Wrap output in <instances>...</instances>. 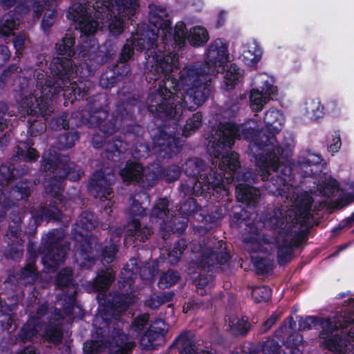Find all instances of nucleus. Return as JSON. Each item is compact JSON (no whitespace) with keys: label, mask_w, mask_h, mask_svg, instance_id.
Instances as JSON below:
<instances>
[{"label":"nucleus","mask_w":354,"mask_h":354,"mask_svg":"<svg viewBox=\"0 0 354 354\" xmlns=\"http://www.w3.org/2000/svg\"><path fill=\"white\" fill-rule=\"evenodd\" d=\"M6 124L0 119V130L4 129ZM15 169L6 165H3L0 167V184L2 185L3 190L0 192V203H2V205L7 207L10 205V201L11 199L19 201L26 197H28L30 194V186L31 183L30 182L19 181L10 192L8 196H6L4 191L6 190L4 187V183H8L14 176Z\"/></svg>","instance_id":"obj_12"},{"label":"nucleus","mask_w":354,"mask_h":354,"mask_svg":"<svg viewBox=\"0 0 354 354\" xmlns=\"http://www.w3.org/2000/svg\"><path fill=\"white\" fill-rule=\"evenodd\" d=\"M185 246V241L180 240L174 245L172 250L169 252V261L171 264H175L179 261Z\"/></svg>","instance_id":"obj_45"},{"label":"nucleus","mask_w":354,"mask_h":354,"mask_svg":"<svg viewBox=\"0 0 354 354\" xmlns=\"http://www.w3.org/2000/svg\"><path fill=\"white\" fill-rule=\"evenodd\" d=\"M187 38L192 46H201L208 41L209 35L205 28L195 26L190 29Z\"/></svg>","instance_id":"obj_31"},{"label":"nucleus","mask_w":354,"mask_h":354,"mask_svg":"<svg viewBox=\"0 0 354 354\" xmlns=\"http://www.w3.org/2000/svg\"><path fill=\"white\" fill-rule=\"evenodd\" d=\"M155 324L156 326H151L140 339V344L143 348H153L155 346L154 341H162L163 339L166 331L165 322L159 320Z\"/></svg>","instance_id":"obj_23"},{"label":"nucleus","mask_w":354,"mask_h":354,"mask_svg":"<svg viewBox=\"0 0 354 354\" xmlns=\"http://www.w3.org/2000/svg\"><path fill=\"white\" fill-rule=\"evenodd\" d=\"M135 301L134 296L129 295H117L113 299V308L118 313L125 310L128 306Z\"/></svg>","instance_id":"obj_40"},{"label":"nucleus","mask_w":354,"mask_h":354,"mask_svg":"<svg viewBox=\"0 0 354 354\" xmlns=\"http://www.w3.org/2000/svg\"><path fill=\"white\" fill-rule=\"evenodd\" d=\"M299 232L290 230V227L281 231L273 241L263 238L260 242L252 239L248 243V249L252 252H269L273 247L277 250V257L280 264H284L290 260L292 254V246L297 245L299 241Z\"/></svg>","instance_id":"obj_8"},{"label":"nucleus","mask_w":354,"mask_h":354,"mask_svg":"<svg viewBox=\"0 0 354 354\" xmlns=\"http://www.w3.org/2000/svg\"><path fill=\"white\" fill-rule=\"evenodd\" d=\"M56 284L59 288H68V295H62L59 299L67 304V306L64 307V312L66 314L68 315L71 313V310L74 308L75 304V299L74 297L75 288L71 285V270L68 268L61 270L57 276Z\"/></svg>","instance_id":"obj_19"},{"label":"nucleus","mask_w":354,"mask_h":354,"mask_svg":"<svg viewBox=\"0 0 354 354\" xmlns=\"http://www.w3.org/2000/svg\"><path fill=\"white\" fill-rule=\"evenodd\" d=\"M252 261H254L255 266L260 270V272H264L268 270L267 265L266 263L261 262V261L259 262L257 261H255L254 257H252Z\"/></svg>","instance_id":"obj_63"},{"label":"nucleus","mask_w":354,"mask_h":354,"mask_svg":"<svg viewBox=\"0 0 354 354\" xmlns=\"http://www.w3.org/2000/svg\"><path fill=\"white\" fill-rule=\"evenodd\" d=\"M277 319V316L274 314L272 315L263 324V330L266 331L269 329L275 322Z\"/></svg>","instance_id":"obj_60"},{"label":"nucleus","mask_w":354,"mask_h":354,"mask_svg":"<svg viewBox=\"0 0 354 354\" xmlns=\"http://www.w3.org/2000/svg\"><path fill=\"white\" fill-rule=\"evenodd\" d=\"M235 135L230 124L225 126L220 124L217 129H212L210 137H207L208 152L214 156L212 164L216 165L218 163V174L213 169L209 176L202 174L204 162L198 158L186 162L185 173L190 176H199L198 183L204 184L208 190L226 192L227 185L232 183L239 166L237 154L234 152L228 153V149L234 145Z\"/></svg>","instance_id":"obj_5"},{"label":"nucleus","mask_w":354,"mask_h":354,"mask_svg":"<svg viewBox=\"0 0 354 354\" xmlns=\"http://www.w3.org/2000/svg\"><path fill=\"white\" fill-rule=\"evenodd\" d=\"M114 277L115 274L110 269L99 272L92 283V290L95 292L106 290L114 280Z\"/></svg>","instance_id":"obj_29"},{"label":"nucleus","mask_w":354,"mask_h":354,"mask_svg":"<svg viewBox=\"0 0 354 354\" xmlns=\"http://www.w3.org/2000/svg\"><path fill=\"white\" fill-rule=\"evenodd\" d=\"M236 194L238 201L253 205L258 201L260 191L248 185L239 184L236 187Z\"/></svg>","instance_id":"obj_28"},{"label":"nucleus","mask_w":354,"mask_h":354,"mask_svg":"<svg viewBox=\"0 0 354 354\" xmlns=\"http://www.w3.org/2000/svg\"><path fill=\"white\" fill-rule=\"evenodd\" d=\"M321 162V158L318 155L314 153H308L306 159L304 161L298 162V166L302 169H306L305 173L306 175H309L310 174H313L314 170L313 167L317 166L319 163Z\"/></svg>","instance_id":"obj_36"},{"label":"nucleus","mask_w":354,"mask_h":354,"mask_svg":"<svg viewBox=\"0 0 354 354\" xmlns=\"http://www.w3.org/2000/svg\"><path fill=\"white\" fill-rule=\"evenodd\" d=\"M301 111L308 119L317 121L324 115V106L319 99H310L305 102Z\"/></svg>","instance_id":"obj_26"},{"label":"nucleus","mask_w":354,"mask_h":354,"mask_svg":"<svg viewBox=\"0 0 354 354\" xmlns=\"http://www.w3.org/2000/svg\"><path fill=\"white\" fill-rule=\"evenodd\" d=\"M317 191L321 195L330 197L339 192L337 181L330 176H324L321 178L317 185Z\"/></svg>","instance_id":"obj_30"},{"label":"nucleus","mask_w":354,"mask_h":354,"mask_svg":"<svg viewBox=\"0 0 354 354\" xmlns=\"http://www.w3.org/2000/svg\"><path fill=\"white\" fill-rule=\"evenodd\" d=\"M341 145L340 136L339 133H335V135L330 142L328 150L332 155H334V153H337L339 150Z\"/></svg>","instance_id":"obj_50"},{"label":"nucleus","mask_w":354,"mask_h":354,"mask_svg":"<svg viewBox=\"0 0 354 354\" xmlns=\"http://www.w3.org/2000/svg\"><path fill=\"white\" fill-rule=\"evenodd\" d=\"M149 21L158 29L157 32L154 30H147L139 35H133L132 42L126 44L120 55V59L125 62L130 59L133 55V47L138 50L144 49L147 41L148 46L146 53L145 67L147 75L151 80H156L162 73L166 75L169 72H173L178 67V56L176 53L162 51L160 46H154L157 40L158 35H162V43L165 45H175L181 48L185 41L186 32L185 25L183 21L176 24L174 32L172 33L170 28L171 21L167 10L158 6H151L149 12Z\"/></svg>","instance_id":"obj_3"},{"label":"nucleus","mask_w":354,"mask_h":354,"mask_svg":"<svg viewBox=\"0 0 354 354\" xmlns=\"http://www.w3.org/2000/svg\"><path fill=\"white\" fill-rule=\"evenodd\" d=\"M243 76V71L236 64H231L225 71L223 82L227 90L233 88L235 85L241 80Z\"/></svg>","instance_id":"obj_32"},{"label":"nucleus","mask_w":354,"mask_h":354,"mask_svg":"<svg viewBox=\"0 0 354 354\" xmlns=\"http://www.w3.org/2000/svg\"><path fill=\"white\" fill-rule=\"evenodd\" d=\"M158 136L153 138V149L162 158L171 157L179 151L183 141L176 137L170 129L168 131H159Z\"/></svg>","instance_id":"obj_16"},{"label":"nucleus","mask_w":354,"mask_h":354,"mask_svg":"<svg viewBox=\"0 0 354 354\" xmlns=\"http://www.w3.org/2000/svg\"><path fill=\"white\" fill-rule=\"evenodd\" d=\"M288 326H283L277 333V337L281 340L283 342L285 338L288 335V338L286 341V344L290 347V353L288 354H302L301 351L297 347L302 343L303 337L299 333L292 334L291 332L293 328L296 326V322L292 317L288 320Z\"/></svg>","instance_id":"obj_20"},{"label":"nucleus","mask_w":354,"mask_h":354,"mask_svg":"<svg viewBox=\"0 0 354 354\" xmlns=\"http://www.w3.org/2000/svg\"><path fill=\"white\" fill-rule=\"evenodd\" d=\"M168 201L165 198L158 201L156 206L153 209L150 219L151 222L158 221V219H163L167 215Z\"/></svg>","instance_id":"obj_39"},{"label":"nucleus","mask_w":354,"mask_h":354,"mask_svg":"<svg viewBox=\"0 0 354 354\" xmlns=\"http://www.w3.org/2000/svg\"><path fill=\"white\" fill-rule=\"evenodd\" d=\"M212 281V277H203L201 276L196 284L197 291L200 295H204L207 289L211 287V281Z\"/></svg>","instance_id":"obj_47"},{"label":"nucleus","mask_w":354,"mask_h":354,"mask_svg":"<svg viewBox=\"0 0 354 354\" xmlns=\"http://www.w3.org/2000/svg\"><path fill=\"white\" fill-rule=\"evenodd\" d=\"M165 299L162 296H152L150 297L147 301L146 305L150 307L151 308H156L160 304H163L165 301Z\"/></svg>","instance_id":"obj_54"},{"label":"nucleus","mask_w":354,"mask_h":354,"mask_svg":"<svg viewBox=\"0 0 354 354\" xmlns=\"http://www.w3.org/2000/svg\"><path fill=\"white\" fill-rule=\"evenodd\" d=\"M116 251L117 247L115 243H111L109 248H105L102 251V261L106 263L112 262Z\"/></svg>","instance_id":"obj_48"},{"label":"nucleus","mask_w":354,"mask_h":354,"mask_svg":"<svg viewBox=\"0 0 354 354\" xmlns=\"http://www.w3.org/2000/svg\"><path fill=\"white\" fill-rule=\"evenodd\" d=\"M262 50L255 40H251L243 45L242 61L248 66H254L260 61Z\"/></svg>","instance_id":"obj_25"},{"label":"nucleus","mask_w":354,"mask_h":354,"mask_svg":"<svg viewBox=\"0 0 354 354\" xmlns=\"http://www.w3.org/2000/svg\"><path fill=\"white\" fill-rule=\"evenodd\" d=\"M136 268H124L121 272V276L120 277L119 283L123 290H128L131 289V286L133 281L134 272L137 271Z\"/></svg>","instance_id":"obj_37"},{"label":"nucleus","mask_w":354,"mask_h":354,"mask_svg":"<svg viewBox=\"0 0 354 354\" xmlns=\"http://www.w3.org/2000/svg\"><path fill=\"white\" fill-rule=\"evenodd\" d=\"M230 326L232 333L235 335H244L248 330V323L243 319H233L230 321Z\"/></svg>","instance_id":"obj_42"},{"label":"nucleus","mask_w":354,"mask_h":354,"mask_svg":"<svg viewBox=\"0 0 354 354\" xmlns=\"http://www.w3.org/2000/svg\"><path fill=\"white\" fill-rule=\"evenodd\" d=\"M52 73L54 74L53 73ZM53 75L54 77L57 78L55 84L53 85L49 82L48 84L46 83L45 86H42L41 91L42 96L38 98L37 97L38 94H36V95H29L21 100L20 103L21 112L28 115L40 114L42 116L48 115V100L46 96L44 97L46 95V91L48 88L54 87L55 91L57 88H62L63 84L62 89L64 91V95H66L67 93L71 94L73 93L75 100L78 97H84V94L81 93V87L75 82H70L69 85H67L68 79L66 77L61 79L58 76Z\"/></svg>","instance_id":"obj_7"},{"label":"nucleus","mask_w":354,"mask_h":354,"mask_svg":"<svg viewBox=\"0 0 354 354\" xmlns=\"http://www.w3.org/2000/svg\"><path fill=\"white\" fill-rule=\"evenodd\" d=\"M46 310L47 306L46 305L41 306L37 312V317L30 318L23 326L21 332V337L23 341L32 340L34 337L37 336L43 327L39 319L45 315Z\"/></svg>","instance_id":"obj_21"},{"label":"nucleus","mask_w":354,"mask_h":354,"mask_svg":"<svg viewBox=\"0 0 354 354\" xmlns=\"http://www.w3.org/2000/svg\"><path fill=\"white\" fill-rule=\"evenodd\" d=\"M264 122L266 130L269 131L268 135L263 130L259 131L255 119L239 127L231 122L221 124H230L233 133H236L234 140L241 137L251 140L249 150L255 158L262 180L268 179L272 172L274 174L271 182L272 187L271 185L268 187L269 192L274 195H283L289 189L292 169L290 158L292 155L294 142L292 138H289L279 147L277 145L274 134L279 133L285 123V117L280 111L268 110L265 114Z\"/></svg>","instance_id":"obj_2"},{"label":"nucleus","mask_w":354,"mask_h":354,"mask_svg":"<svg viewBox=\"0 0 354 354\" xmlns=\"http://www.w3.org/2000/svg\"><path fill=\"white\" fill-rule=\"evenodd\" d=\"M63 237V232L56 230L48 232L42 238V262L48 272L53 271L64 259L68 246L64 245L59 248L62 245L60 242Z\"/></svg>","instance_id":"obj_11"},{"label":"nucleus","mask_w":354,"mask_h":354,"mask_svg":"<svg viewBox=\"0 0 354 354\" xmlns=\"http://www.w3.org/2000/svg\"><path fill=\"white\" fill-rule=\"evenodd\" d=\"M54 1L55 0H19L16 11L19 14H25L30 10L31 6L37 18L44 12L41 26L44 30H46L54 24L57 17Z\"/></svg>","instance_id":"obj_13"},{"label":"nucleus","mask_w":354,"mask_h":354,"mask_svg":"<svg viewBox=\"0 0 354 354\" xmlns=\"http://www.w3.org/2000/svg\"><path fill=\"white\" fill-rule=\"evenodd\" d=\"M92 242L89 241V242H86V244L84 245H83V248L82 250V257L86 259H88V255L86 254V252H87V248H89L91 249L92 248Z\"/></svg>","instance_id":"obj_64"},{"label":"nucleus","mask_w":354,"mask_h":354,"mask_svg":"<svg viewBox=\"0 0 354 354\" xmlns=\"http://www.w3.org/2000/svg\"><path fill=\"white\" fill-rule=\"evenodd\" d=\"M273 97L259 92L257 89H251L250 94V106L253 111H261L264 106Z\"/></svg>","instance_id":"obj_34"},{"label":"nucleus","mask_w":354,"mask_h":354,"mask_svg":"<svg viewBox=\"0 0 354 354\" xmlns=\"http://www.w3.org/2000/svg\"><path fill=\"white\" fill-rule=\"evenodd\" d=\"M111 180V175L105 176V171H97L93 176L89 183V189L92 195L95 197H100V199L105 198L104 204L105 209L111 208L113 203L111 201V196L112 190L109 187V184Z\"/></svg>","instance_id":"obj_17"},{"label":"nucleus","mask_w":354,"mask_h":354,"mask_svg":"<svg viewBox=\"0 0 354 354\" xmlns=\"http://www.w3.org/2000/svg\"><path fill=\"white\" fill-rule=\"evenodd\" d=\"M263 352L264 354H281L278 343L273 339L265 343Z\"/></svg>","instance_id":"obj_49"},{"label":"nucleus","mask_w":354,"mask_h":354,"mask_svg":"<svg viewBox=\"0 0 354 354\" xmlns=\"http://www.w3.org/2000/svg\"><path fill=\"white\" fill-rule=\"evenodd\" d=\"M179 279L177 272L169 270L164 273L159 281L158 285L161 288H168L174 285Z\"/></svg>","instance_id":"obj_41"},{"label":"nucleus","mask_w":354,"mask_h":354,"mask_svg":"<svg viewBox=\"0 0 354 354\" xmlns=\"http://www.w3.org/2000/svg\"><path fill=\"white\" fill-rule=\"evenodd\" d=\"M230 61L227 44L221 39L214 40L205 50L203 65L183 68L177 82L173 73L178 68L167 75L162 73L165 78L151 99L150 111L178 120L185 108L196 109L204 103L209 93L208 82L223 72Z\"/></svg>","instance_id":"obj_1"},{"label":"nucleus","mask_w":354,"mask_h":354,"mask_svg":"<svg viewBox=\"0 0 354 354\" xmlns=\"http://www.w3.org/2000/svg\"><path fill=\"white\" fill-rule=\"evenodd\" d=\"M17 24L13 15L8 13L5 15L0 21V34L3 36H9L16 28Z\"/></svg>","instance_id":"obj_35"},{"label":"nucleus","mask_w":354,"mask_h":354,"mask_svg":"<svg viewBox=\"0 0 354 354\" xmlns=\"http://www.w3.org/2000/svg\"><path fill=\"white\" fill-rule=\"evenodd\" d=\"M339 109V104L335 100H330L327 104V110L331 113H335Z\"/></svg>","instance_id":"obj_61"},{"label":"nucleus","mask_w":354,"mask_h":354,"mask_svg":"<svg viewBox=\"0 0 354 354\" xmlns=\"http://www.w3.org/2000/svg\"><path fill=\"white\" fill-rule=\"evenodd\" d=\"M120 174L125 182H142L145 186H151L158 178V173L149 168L143 169L140 164L128 162L124 168L120 169Z\"/></svg>","instance_id":"obj_15"},{"label":"nucleus","mask_w":354,"mask_h":354,"mask_svg":"<svg viewBox=\"0 0 354 354\" xmlns=\"http://www.w3.org/2000/svg\"><path fill=\"white\" fill-rule=\"evenodd\" d=\"M17 153L19 156L24 157L27 161L37 160L39 157L38 153L36 151V150L31 147H28L26 151L22 149H19Z\"/></svg>","instance_id":"obj_51"},{"label":"nucleus","mask_w":354,"mask_h":354,"mask_svg":"<svg viewBox=\"0 0 354 354\" xmlns=\"http://www.w3.org/2000/svg\"><path fill=\"white\" fill-rule=\"evenodd\" d=\"M202 115L200 113H194L192 118L187 120L186 124L183 129V135L185 137L195 131L201 125Z\"/></svg>","instance_id":"obj_38"},{"label":"nucleus","mask_w":354,"mask_h":354,"mask_svg":"<svg viewBox=\"0 0 354 354\" xmlns=\"http://www.w3.org/2000/svg\"><path fill=\"white\" fill-rule=\"evenodd\" d=\"M75 44V38L71 34H67L63 39L57 44V51L59 55L66 57H57L54 58L50 64L51 72L55 75L61 79L66 77L70 80L80 74L82 77L91 75V72L83 66L80 68L72 65V61L70 59L74 55L72 49Z\"/></svg>","instance_id":"obj_9"},{"label":"nucleus","mask_w":354,"mask_h":354,"mask_svg":"<svg viewBox=\"0 0 354 354\" xmlns=\"http://www.w3.org/2000/svg\"><path fill=\"white\" fill-rule=\"evenodd\" d=\"M95 10V17L101 22L108 24L110 32L113 35H120L124 27V20L127 17L136 13L138 6L137 0H82V2L74 3L67 13L68 19L78 22L80 31L83 34L81 39L84 42L82 48H94L96 42L91 35L98 28V23L93 21L91 15V8ZM89 50H80V55L84 57Z\"/></svg>","instance_id":"obj_4"},{"label":"nucleus","mask_w":354,"mask_h":354,"mask_svg":"<svg viewBox=\"0 0 354 354\" xmlns=\"http://www.w3.org/2000/svg\"><path fill=\"white\" fill-rule=\"evenodd\" d=\"M26 40V37L24 35H20L17 36L15 39L14 40V46L16 49V53L19 55H21V50L23 48V46L24 45V42Z\"/></svg>","instance_id":"obj_56"},{"label":"nucleus","mask_w":354,"mask_h":354,"mask_svg":"<svg viewBox=\"0 0 354 354\" xmlns=\"http://www.w3.org/2000/svg\"><path fill=\"white\" fill-rule=\"evenodd\" d=\"M319 326L322 330L320 337L322 344L330 351L335 353H344L353 347L354 342V330L351 328L347 333V338H342L346 331L338 328L337 322L333 319H319L315 317L310 316L300 319L299 328L301 330H308L313 327Z\"/></svg>","instance_id":"obj_6"},{"label":"nucleus","mask_w":354,"mask_h":354,"mask_svg":"<svg viewBox=\"0 0 354 354\" xmlns=\"http://www.w3.org/2000/svg\"><path fill=\"white\" fill-rule=\"evenodd\" d=\"M216 245L218 246L216 249L218 250H214L209 246L207 250L203 253L202 261L208 266H213L216 263L223 264L228 259L227 254L222 248V242L218 241Z\"/></svg>","instance_id":"obj_27"},{"label":"nucleus","mask_w":354,"mask_h":354,"mask_svg":"<svg viewBox=\"0 0 354 354\" xmlns=\"http://www.w3.org/2000/svg\"><path fill=\"white\" fill-rule=\"evenodd\" d=\"M10 57V52L5 46H0V66L4 65Z\"/></svg>","instance_id":"obj_58"},{"label":"nucleus","mask_w":354,"mask_h":354,"mask_svg":"<svg viewBox=\"0 0 354 354\" xmlns=\"http://www.w3.org/2000/svg\"><path fill=\"white\" fill-rule=\"evenodd\" d=\"M135 343L128 340V337L117 331L113 337V342H109L108 346H102L99 341L86 342L84 345V352L85 354H99L108 350L111 354H129Z\"/></svg>","instance_id":"obj_14"},{"label":"nucleus","mask_w":354,"mask_h":354,"mask_svg":"<svg viewBox=\"0 0 354 354\" xmlns=\"http://www.w3.org/2000/svg\"><path fill=\"white\" fill-rule=\"evenodd\" d=\"M107 113L105 111H99L90 116L88 122L92 124L98 125L100 131H103L105 135L111 134L113 133V130H106L102 122V120L105 119Z\"/></svg>","instance_id":"obj_44"},{"label":"nucleus","mask_w":354,"mask_h":354,"mask_svg":"<svg viewBox=\"0 0 354 354\" xmlns=\"http://www.w3.org/2000/svg\"><path fill=\"white\" fill-rule=\"evenodd\" d=\"M36 216L37 217V216ZM38 217H41V218L43 217H48L55 220H59L61 218V213L58 209L53 207L52 209H48L47 211L43 210L41 214L38 216Z\"/></svg>","instance_id":"obj_55"},{"label":"nucleus","mask_w":354,"mask_h":354,"mask_svg":"<svg viewBox=\"0 0 354 354\" xmlns=\"http://www.w3.org/2000/svg\"><path fill=\"white\" fill-rule=\"evenodd\" d=\"M180 170L177 166H174L172 169L167 171L166 174V180L168 181H173L176 180L180 175Z\"/></svg>","instance_id":"obj_57"},{"label":"nucleus","mask_w":354,"mask_h":354,"mask_svg":"<svg viewBox=\"0 0 354 354\" xmlns=\"http://www.w3.org/2000/svg\"><path fill=\"white\" fill-rule=\"evenodd\" d=\"M23 274L27 277H30L33 279L36 274V268L33 264H28V266L24 269Z\"/></svg>","instance_id":"obj_59"},{"label":"nucleus","mask_w":354,"mask_h":354,"mask_svg":"<svg viewBox=\"0 0 354 354\" xmlns=\"http://www.w3.org/2000/svg\"><path fill=\"white\" fill-rule=\"evenodd\" d=\"M253 85V89H257L259 92L272 97H274L277 94V88L274 85V80L272 76L267 73L257 74L254 77Z\"/></svg>","instance_id":"obj_24"},{"label":"nucleus","mask_w":354,"mask_h":354,"mask_svg":"<svg viewBox=\"0 0 354 354\" xmlns=\"http://www.w3.org/2000/svg\"><path fill=\"white\" fill-rule=\"evenodd\" d=\"M103 142H104V139L102 137H100L97 135H95L93 136V145L95 148H96V149L100 148L102 146Z\"/></svg>","instance_id":"obj_62"},{"label":"nucleus","mask_w":354,"mask_h":354,"mask_svg":"<svg viewBox=\"0 0 354 354\" xmlns=\"http://www.w3.org/2000/svg\"><path fill=\"white\" fill-rule=\"evenodd\" d=\"M149 319V316L147 314H143L138 317H137L133 324V328L135 330H140L142 328V327L147 323Z\"/></svg>","instance_id":"obj_53"},{"label":"nucleus","mask_w":354,"mask_h":354,"mask_svg":"<svg viewBox=\"0 0 354 354\" xmlns=\"http://www.w3.org/2000/svg\"><path fill=\"white\" fill-rule=\"evenodd\" d=\"M149 148L145 145H140L139 147H136L133 152L132 156L135 158H145L149 156Z\"/></svg>","instance_id":"obj_52"},{"label":"nucleus","mask_w":354,"mask_h":354,"mask_svg":"<svg viewBox=\"0 0 354 354\" xmlns=\"http://www.w3.org/2000/svg\"><path fill=\"white\" fill-rule=\"evenodd\" d=\"M145 209L135 199L132 200L129 209V214L131 217V221L127 225L128 236H135L136 239L144 241L151 234V230L148 227L141 228L140 224L136 216L144 215Z\"/></svg>","instance_id":"obj_18"},{"label":"nucleus","mask_w":354,"mask_h":354,"mask_svg":"<svg viewBox=\"0 0 354 354\" xmlns=\"http://www.w3.org/2000/svg\"><path fill=\"white\" fill-rule=\"evenodd\" d=\"M313 198L308 194L302 195L299 204H296L294 220L295 223H299L301 226H305L312 216L311 205Z\"/></svg>","instance_id":"obj_22"},{"label":"nucleus","mask_w":354,"mask_h":354,"mask_svg":"<svg viewBox=\"0 0 354 354\" xmlns=\"http://www.w3.org/2000/svg\"><path fill=\"white\" fill-rule=\"evenodd\" d=\"M43 167L46 171H51L59 174V179L55 180V183L46 182L44 185L46 193L56 198H59L63 179L68 177L75 181L83 174L82 170L73 162H70L67 157H47L45 154L43 156Z\"/></svg>","instance_id":"obj_10"},{"label":"nucleus","mask_w":354,"mask_h":354,"mask_svg":"<svg viewBox=\"0 0 354 354\" xmlns=\"http://www.w3.org/2000/svg\"><path fill=\"white\" fill-rule=\"evenodd\" d=\"M43 335L46 339L54 344H58L62 340L60 330L55 327L46 328Z\"/></svg>","instance_id":"obj_46"},{"label":"nucleus","mask_w":354,"mask_h":354,"mask_svg":"<svg viewBox=\"0 0 354 354\" xmlns=\"http://www.w3.org/2000/svg\"><path fill=\"white\" fill-rule=\"evenodd\" d=\"M97 225V221H96L94 214L91 212H84L80 216L79 220L76 223L75 230L81 236H84V230H91Z\"/></svg>","instance_id":"obj_33"},{"label":"nucleus","mask_w":354,"mask_h":354,"mask_svg":"<svg viewBox=\"0 0 354 354\" xmlns=\"http://www.w3.org/2000/svg\"><path fill=\"white\" fill-rule=\"evenodd\" d=\"M252 296L257 302L268 301L271 297V289L268 286L254 288L252 289Z\"/></svg>","instance_id":"obj_43"}]
</instances>
